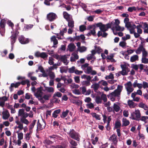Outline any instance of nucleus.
I'll return each mask as SVG.
<instances>
[{
  "label": "nucleus",
  "mask_w": 148,
  "mask_h": 148,
  "mask_svg": "<svg viewBox=\"0 0 148 148\" xmlns=\"http://www.w3.org/2000/svg\"><path fill=\"white\" fill-rule=\"evenodd\" d=\"M20 85V82H17L15 84L12 83L11 84L10 86V91L12 92L13 90L12 87H15V88L18 87Z\"/></svg>",
  "instance_id": "15"
},
{
  "label": "nucleus",
  "mask_w": 148,
  "mask_h": 148,
  "mask_svg": "<svg viewBox=\"0 0 148 148\" xmlns=\"http://www.w3.org/2000/svg\"><path fill=\"white\" fill-rule=\"evenodd\" d=\"M57 136L53 134L51 136H49L48 137L51 141H52V143H53L54 142H56V139H57L56 137Z\"/></svg>",
  "instance_id": "18"
},
{
  "label": "nucleus",
  "mask_w": 148,
  "mask_h": 148,
  "mask_svg": "<svg viewBox=\"0 0 148 148\" xmlns=\"http://www.w3.org/2000/svg\"><path fill=\"white\" fill-rule=\"evenodd\" d=\"M51 147L53 148H63V147L61 145H56L55 146L53 145Z\"/></svg>",
  "instance_id": "64"
},
{
  "label": "nucleus",
  "mask_w": 148,
  "mask_h": 148,
  "mask_svg": "<svg viewBox=\"0 0 148 148\" xmlns=\"http://www.w3.org/2000/svg\"><path fill=\"white\" fill-rule=\"evenodd\" d=\"M88 146H85V148H94L93 146L91 145V144L89 142H87Z\"/></svg>",
  "instance_id": "63"
},
{
  "label": "nucleus",
  "mask_w": 148,
  "mask_h": 148,
  "mask_svg": "<svg viewBox=\"0 0 148 148\" xmlns=\"http://www.w3.org/2000/svg\"><path fill=\"white\" fill-rule=\"evenodd\" d=\"M60 59L61 61L65 65H67L68 64V62H67L65 55L62 56L60 58Z\"/></svg>",
  "instance_id": "17"
},
{
  "label": "nucleus",
  "mask_w": 148,
  "mask_h": 148,
  "mask_svg": "<svg viewBox=\"0 0 148 148\" xmlns=\"http://www.w3.org/2000/svg\"><path fill=\"white\" fill-rule=\"evenodd\" d=\"M48 56V55L45 52H42L41 53L40 55V57L41 58L45 59V58H47Z\"/></svg>",
  "instance_id": "39"
},
{
  "label": "nucleus",
  "mask_w": 148,
  "mask_h": 148,
  "mask_svg": "<svg viewBox=\"0 0 148 148\" xmlns=\"http://www.w3.org/2000/svg\"><path fill=\"white\" fill-rule=\"evenodd\" d=\"M45 143L47 145H49L51 144H52L53 143L52 141L49 139V138H47L46 140H45Z\"/></svg>",
  "instance_id": "42"
},
{
  "label": "nucleus",
  "mask_w": 148,
  "mask_h": 148,
  "mask_svg": "<svg viewBox=\"0 0 148 148\" xmlns=\"http://www.w3.org/2000/svg\"><path fill=\"white\" fill-rule=\"evenodd\" d=\"M127 91V93L128 95L130 94L134 90V89L131 87H126V88Z\"/></svg>",
  "instance_id": "35"
},
{
  "label": "nucleus",
  "mask_w": 148,
  "mask_h": 148,
  "mask_svg": "<svg viewBox=\"0 0 148 148\" xmlns=\"http://www.w3.org/2000/svg\"><path fill=\"white\" fill-rule=\"evenodd\" d=\"M32 95L29 93H26L25 95V99H29L31 97H32Z\"/></svg>",
  "instance_id": "55"
},
{
  "label": "nucleus",
  "mask_w": 148,
  "mask_h": 148,
  "mask_svg": "<svg viewBox=\"0 0 148 148\" xmlns=\"http://www.w3.org/2000/svg\"><path fill=\"white\" fill-rule=\"evenodd\" d=\"M121 125V124L120 121H116L115 124V128L117 129L119 128Z\"/></svg>",
  "instance_id": "28"
},
{
  "label": "nucleus",
  "mask_w": 148,
  "mask_h": 148,
  "mask_svg": "<svg viewBox=\"0 0 148 148\" xmlns=\"http://www.w3.org/2000/svg\"><path fill=\"white\" fill-rule=\"evenodd\" d=\"M86 106L88 108L90 109H91L93 108L94 107V105L93 104L91 103L86 104Z\"/></svg>",
  "instance_id": "50"
},
{
  "label": "nucleus",
  "mask_w": 148,
  "mask_h": 148,
  "mask_svg": "<svg viewBox=\"0 0 148 148\" xmlns=\"http://www.w3.org/2000/svg\"><path fill=\"white\" fill-rule=\"evenodd\" d=\"M142 62L145 64L148 63V59L146 57H143L142 59Z\"/></svg>",
  "instance_id": "49"
},
{
  "label": "nucleus",
  "mask_w": 148,
  "mask_h": 148,
  "mask_svg": "<svg viewBox=\"0 0 148 148\" xmlns=\"http://www.w3.org/2000/svg\"><path fill=\"white\" fill-rule=\"evenodd\" d=\"M92 77H90V75H84V79H86L87 81H90Z\"/></svg>",
  "instance_id": "59"
},
{
  "label": "nucleus",
  "mask_w": 148,
  "mask_h": 148,
  "mask_svg": "<svg viewBox=\"0 0 148 148\" xmlns=\"http://www.w3.org/2000/svg\"><path fill=\"white\" fill-rule=\"evenodd\" d=\"M138 60V56L136 55H135L132 56L130 59V61L131 62H134Z\"/></svg>",
  "instance_id": "20"
},
{
  "label": "nucleus",
  "mask_w": 148,
  "mask_h": 148,
  "mask_svg": "<svg viewBox=\"0 0 148 148\" xmlns=\"http://www.w3.org/2000/svg\"><path fill=\"white\" fill-rule=\"evenodd\" d=\"M136 10V8L135 7H129L127 9V10L130 12H132L133 10Z\"/></svg>",
  "instance_id": "52"
},
{
  "label": "nucleus",
  "mask_w": 148,
  "mask_h": 148,
  "mask_svg": "<svg viewBox=\"0 0 148 148\" xmlns=\"http://www.w3.org/2000/svg\"><path fill=\"white\" fill-rule=\"evenodd\" d=\"M100 30L102 32H106L107 31L106 28V25L102 24L101 27H100Z\"/></svg>",
  "instance_id": "34"
},
{
  "label": "nucleus",
  "mask_w": 148,
  "mask_h": 148,
  "mask_svg": "<svg viewBox=\"0 0 148 148\" xmlns=\"http://www.w3.org/2000/svg\"><path fill=\"white\" fill-rule=\"evenodd\" d=\"M53 59L51 57H49V59L48 61V63L50 65L54 64V62L53 60Z\"/></svg>",
  "instance_id": "51"
},
{
  "label": "nucleus",
  "mask_w": 148,
  "mask_h": 148,
  "mask_svg": "<svg viewBox=\"0 0 148 148\" xmlns=\"http://www.w3.org/2000/svg\"><path fill=\"white\" fill-rule=\"evenodd\" d=\"M46 124L45 122L44 123L43 125V124H41V123H40L37 126L36 130L37 131L38 130V128L40 130H42L44 128Z\"/></svg>",
  "instance_id": "25"
},
{
  "label": "nucleus",
  "mask_w": 148,
  "mask_h": 148,
  "mask_svg": "<svg viewBox=\"0 0 148 148\" xmlns=\"http://www.w3.org/2000/svg\"><path fill=\"white\" fill-rule=\"evenodd\" d=\"M18 139L22 140L23 138V134L22 132L18 133Z\"/></svg>",
  "instance_id": "58"
},
{
  "label": "nucleus",
  "mask_w": 148,
  "mask_h": 148,
  "mask_svg": "<svg viewBox=\"0 0 148 148\" xmlns=\"http://www.w3.org/2000/svg\"><path fill=\"white\" fill-rule=\"evenodd\" d=\"M16 123L17 125H18L17 127L18 128H19L21 130H22L23 129V124L21 123L19 121H16Z\"/></svg>",
  "instance_id": "27"
},
{
  "label": "nucleus",
  "mask_w": 148,
  "mask_h": 148,
  "mask_svg": "<svg viewBox=\"0 0 148 148\" xmlns=\"http://www.w3.org/2000/svg\"><path fill=\"white\" fill-rule=\"evenodd\" d=\"M57 17V16L56 14L53 12H50L47 16V19L50 22L53 21Z\"/></svg>",
  "instance_id": "4"
},
{
  "label": "nucleus",
  "mask_w": 148,
  "mask_h": 148,
  "mask_svg": "<svg viewBox=\"0 0 148 148\" xmlns=\"http://www.w3.org/2000/svg\"><path fill=\"white\" fill-rule=\"evenodd\" d=\"M69 50L70 52H72L74 51L76 47V46L73 43H70L68 46Z\"/></svg>",
  "instance_id": "16"
},
{
  "label": "nucleus",
  "mask_w": 148,
  "mask_h": 148,
  "mask_svg": "<svg viewBox=\"0 0 148 148\" xmlns=\"http://www.w3.org/2000/svg\"><path fill=\"white\" fill-rule=\"evenodd\" d=\"M24 113V110L23 109H20L18 111V115L19 116L23 115Z\"/></svg>",
  "instance_id": "46"
},
{
  "label": "nucleus",
  "mask_w": 148,
  "mask_h": 148,
  "mask_svg": "<svg viewBox=\"0 0 148 148\" xmlns=\"http://www.w3.org/2000/svg\"><path fill=\"white\" fill-rule=\"evenodd\" d=\"M75 37V40H79L81 39L82 41H83V34H81L79 36H76Z\"/></svg>",
  "instance_id": "32"
},
{
  "label": "nucleus",
  "mask_w": 148,
  "mask_h": 148,
  "mask_svg": "<svg viewBox=\"0 0 148 148\" xmlns=\"http://www.w3.org/2000/svg\"><path fill=\"white\" fill-rule=\"evenodd\" d=\"M91 54L88 55L86 57V59L87 60H90L93 59L94 60L96 59V57L95 56V52L94 50H91Z\"/></svg>",
  "instance_id": "7"
},
{
  "label": "nucleus",
  "mask_w": 148,
  "mask_h": 148,
  "mask_svg": "<svg viewBox=\"0 0 148 148\" xmlns=\"http://www.w3.org/2000/svg\"><path fill=\"white\" fill-rule=\"evenodd\" d=\"M99 87V84L97 83H95L92 86V88L94 89L95 91L98 89Z\"/></svg>",
  "instance_id": "30"
},
{
  "label": "nucleus",
  "mask_w": 148,
  "mask_h": 148,
  "mask_svg": "<svg viewBox=\"0 0 148 148\" xmlns=\"http://www.w3.org/2000/svg\"><path fill=\"white\" fill-rule=\"evenodd\" d=\"M63 14L64 18L67 21H69L70 19H71L73 18L72 16L66 12L64 11Z\"/></svg>",
  "instance_id": "9"
},
{
  "label": "nucleus",
  "mask_w": 148,
  "mask_h": 148,
  "mask_svg": "<svg viewBox=\"0 0 148 148\" xmlns=\"http://www.w3.org/2000/svg\"><path fill=\"white\" fill-rule=\"evenodd\" d=\"M42 87L37 88L36 92L34 93V95L37 98H39V97H42V94L43 93L42 91Z\"/></svg>",
  "instance_id": "6"
},
{
  "label": "nucleus",
  "mask_w": 148,
  "mask_h": 148,
  "mask_svg": "<svg viewBox=\"0 0 148 148\" xmlns=\"http://www.w3.org/2000/svg\"><path fill=\"white\" fill-rule=\"evenodd\" d=\"M69 134L72 138L77 141L79 140V136H80L79 134L76 132L73 129L71 130Z\"/></svg>",
  "instance_id": "3"
},
{
  "label": "nucleus",
  "mask_w": 148,
  "mask_h": 148,
  "mask_svg": "<svg viewBox=\"0 0 148 148\" xmlns=\"http://www.w3.org/2000/svg\"><path fill=\"white\" fill-rule=\"evenodd\" d=\"M2 114H3L2 118L5 120L8 119L10 116L9 113L7 110H6L5 111L3 112Z\"/></svg>",
  "instance_id": "11"
},
{
  "label": "nucleus",
  "mask_w": 148,
  "mask_h": 148,
  "mask_svg": "<svg viewBox=\"0 0 148 148\" xmlns=\"http://www.w3.org/2000/svg\"><path fill=\"white\" fill-rule=\"evenodd\" d=\"M21 121L22 123L27 125L29 123V122L28 120L27 119L25 118H21Z\"/></svg>",
  "instance_id": "36"
},
{
  "label": "nucleus",
  "mask_w": 148,
  "mask_h": 148,
  "mask_svg": "<svg viewBox=\"0 0 148 148\" xmlns=\"http://www.w3.org/2000/svg\"><path fill=\"white\" fill-rule=\"evenodd\" d=\"M101 97H100V96H97L96 97L95 102L97 104L101 103Z\"/></svg>",
  "instance_id": "29"
},
{
  "label": "nucleus",
  "mask_w": 148,
  "mask_h": 148,
  "mask_svg": "<svg viewBox=\"0 0 148 148\" xmlns=\"http://www.w3.org/2000/svg\"><path fill=\"white\" fill-rule=\"evenodd\" d=\"M96 26L95 25H90L87 26V30H91V29H95Z\"/></svg>",
  "instance_id": "38"
},
{
  "label": "nucleus",
  "mask_w": 148,
  "mask_h": 148,
  "mask_svg": "<svg viewBox=\"0 0 148 148\" xmlns=\"http://www.w3.org/2000/svg\"><path fill=\"white\" fill-rule=\"evenodd\" d=\"M70 144L74 146H76L77 145V143L74 140H70L69 141Z\"/></svg>",
  "instance_id": "44"
},
{
  "label": "nucleus",
  "mask_w": 148,
  "mask_h": 148,
  "mask_svg": "<svg viewBox=\"0 0 148 148\" xmlns=\"http://www.w3.org/2000/svg\"><path fill=\"white\" fill-rule=\"evenodd\" d=\"M90 114L93 117L95 118L97 120H100L101 118L100 117V116L97 114L96 113L92 112Z\"/></svg>",
  "instance_id": "22"
},
{
  "label": "nucleus",
  "mask_w": 148,
  "mask_h": 148,
  "mask_svg": "<svg viewBox=\"0 0 148 148\" xmlns=\"http://www.w3.org/2000/svg\"><path fill=\"white\" fill-rule=\"evenodd\" d=\"M5 20L2 19L0 21V33L2 36L3 35L5 32Z\"/></svg>",
  "instance_id": "2"
},
{
  "label": "nucleus",
  "mask_w": 148,
  "mask_h": 148,
  "mask_svg": "<svg viewBox=\"0 0 148 148\" xmlns=\"http://www.w3.org/2000/svg\"><path fill=\"white\" fill-rule=\"evenodd\" d=\"M122 89L123 86L118 85L116 89H115L113 92L110 93L109 95H107L108 97L109 98V97H119Z\"/></svg>",
  "instance_id": "1"
},
{
  "label": "nucleus",
  "mask_w": 148,
  "mask_h": 148,
  "mask_svg": "<svg viewBox=\"0 0 148 148\" xmlns=\"http://www.w3.org/2000/svg\"><path fill=\"white\" fill-rule=\"evenodd\" d=\"M62 96V94L60 92H58L56 94H55L53 96V97L55 96H57L58 97H61Z\"/></svg>",
  "instance_id": "61"
},
{
  "label": "nucleus",
  "mask_w": 148,
  "mask_h": 148,
  "mask_svg": "<svg viewBox=\"0 0 148 148\" xmlns=\"http://www.w3.org/2000/svg\"><path fill=\"white\" fill-rule=\"evenodd\" d=\"M95 49H93L92 50H94L95 51V54L96 53H97L99 54L103 51L102 49L99 46L95 45Z\"/></svg>",
  "instance_id": "12"
},
{
  "label": "nucleus",
  "mask_w": 148,
  "mask_h": 148,
  "mask_svg": "<svg viewBox=\"0 0 148 148\" xmlns=\"http://www.w3.org/2000/svg\"><path fill=\"white\" fill-rule=\"evenodd\" d=\"M113 109L116 112H118L120 110V107L116 103H114L113 105Z\"/></svg>",
  "instance_id": "26"
},
{
  "label": "nucleus",
  "mask_w": 148,
  "mask_h": 148,
  "mask_svg": "<svg viewBox=\"0 0 148 148\" xmlns=\"http://www.w3.org/2000/svg\"><path fill=\"white\" fill-rule=\"evenodd\" d=\"M135 114L134 112L132 113L131 114V116L130 118L132 120H137V118L135 117Z\"/></svg>",
  "instance_id": "56"
},
{
  "label": "nucleus",
  "mask_w": 148,
  "mask_h": 148,
  "mask_svg": "<svg viewBox=\"0 0 148 148\" xmlns=\"http://www.w3.org/2000/svg\"><path fill=\"white\" fill-rule=\"evenodd\" d=\"M36 120L34 119L33 120L31 124L29 126V130H32L34 127V125L36 124Z\"/></svg>",
  "instance_id": "33"
},
{
  "label": "nucleus",
  "mask_w": 148,
  "mask_h": 148,
  "mask_svg": "<svg viewBox=\"0 0 148 148\" xmlns=\"http://www.w3.org/2000/svg\"><path fill=\"white\" fill-rule=\"evenodd\" d=\"M101 82H102V84L103 86H107L108 85L107 82L106 81L103 80H102L101 81H99V83H100Z\"/></svg>",
  "instance_id": "62"
},
{
  "label": "nucleus",
  "mask_w": 148,
  "mask_h": 148,
  "mask_svg": "<svg viewBox=\"0 0 148 148\" xmlns=\"http://www.w3.org/2000/svg\"><path fill=\"white\" fill-rule=\"evenodd\" d=\"M7 24L12 29H13L14 27V24L11 21L8 20V21Z\"/></svg>",
  "instance_id": "47"
},
{
  "label": "nucleus",
  "mask_w": 148,
  "mask_h": 148,
  "mask_svg": "<svg viewBox=\"0 0 148 148\" xmlns=\"http://www.w3.org/2000/svg\"><path fill=\"white\" fill-rule=\"evenodd\" d=\"M125 27L127 28H131L132 27V25H131V23L130 22L126 23H125Z\"/></svg>",
  "instance_id": "60"
},
{
  "label": "nucleus",
  "mask_w": 148,
  "mask_h": 148,
  "mask_svg": "<svg viewBox=\"0 0 148 148\" xmlns=\"http://www.w3.org/2000/svg\"><path fill=\"white\" fill-rule=\"evenodd\" d=\"M11 39V45H12V48L13 47L14 44L16 42V33L12 34L10 37Z\"/></svg>",
  "instance_id": "10"
},
{
  "label": "nucleus",
  "mask_w": 148,
  "mask_h": 148,
  "mask_svg": "<svg viewBox=\"0 0 148 148\" xmlns=\"http://www.w3.org/2000/svg\"><path fill=\"white\" fill-rule=\"evenodd\" d=\"M119 72L122 75L124 76L127 75L128 72H127V69H123L121 71H120Z\"/></svg>",
  "instance_id": "37"
},
{
  "label": "nucleus",
  "mask_w": 148,
  "mask_h": 148,
  "mask_svg": "<svg viewBox=\"0 0 148 148\" xmlns=\"http://www.w3.org/2000/svg\"><path fill=\"white\" fill-rule=\"evenodd\" d=\"M45 89L49 92H53L54 91V89L51 87H45Z\"/></svg>",
  "instance_id": "41"
},
{
  "label": "nucleus",
  "mask_w": 148,
  "mask_h": 148,
  "mask_svg": "<svg viewBox=\"0 0 148 148\" xmlns=\"http://www.w3.org/2000/svg\"><path fill=\"white\" fill-rule=\"evenodd\" d=\"M69 112V110L67 109L65 111H64L62 113V114L60 115V117L62 118H64L67 116Z\"/></svg>",
  "instance_id": "23"
},
{
  "label": "nucleus",
  "mask_w": 148,
  "mask_h": 148,
  "mask_svg": "<svg viewBox=\"0 0 148 148\" xmlns=\"http://www.w3.org/2000/svg\"><path fill=\"white\" fill-rule=\"evenodd\" d=\"M68 22V25L69 27L71 28H73L74 27V21L73 18L67 21Z\"/></svg>",
  "instance_id": "19"
},
{
  "label": "nucleus",
  "mask_w": 148,
  "mask_h": 148,
  "mask_svg": "<svg viewBox=\"0 0 148 148\" xmlns=\"http://www.w3.org/2000/svg\"><path fill=\"white\" fill-rule=\"evenodd\" d=\"M135 115H136V118H137L136 121H138L139 120V119L140 117V111L138 110H136L135 112Z\"/></svg>",
  "instance_id": "24"
},
{
  "label": "nucleus",
  "mask_w": 148,
  "mask_h": 148,
  "mask_svg": "<svg viewBox=\"0 0 148 148\" xmlns=\"http://www.w3.org/2000/svg\"><path fill=\"white\" fill-rule=\"evenodd\" d=\"M121 66L122 70L127 69V72H129V71L130 70L129 68L126 66L125 64H121Z\"/></svg>",
  "instance_id": "43"
},
{
  "label": "nucleus",
  "mask_w": 148,
  "mask_h": 148,
  "mask_svg": "<svg viewBox=\"0 0 148 148\" xmlns=\"http://www.w3.org/2000/svg\"><path fill=\"white\" fill-rule=\"evenodd\" d=\"M49 76L51 79H53L54 78L55 75L54 73L52 71L49 72Z\"/></svg>",
  "instance_id": "45"
},
{
  "label": "nucleus",
  "mask_w": 148,
  "mask_h": 148,
  "mask_svg": "<svg viewBox=\"0 0 148 148\" xmlns=\"http://www.w3.org/2000/svg\"><path fill=\"white\" fill-rule=\"evenodd\" d=\"M128 105L130 108H134L135 107L136 104L133 102L132 100H129L127 102Z\"/></svg>",
  "instance_id": "13"
},
{
  "label": "nucleus",
  "mask_w": 148,
  "mask_h": 148,
  "mask_svg": "<svg viewBox=\"0 0 148 148\" xmlns=\"http://www.w3.org/2000/svg\"><path fill=\"white\" fill-rule=\"evenodd\" d=\"M92 69V67L91 66H89L85 69V70H84V71L86 74H89L91 72Z\"/></svg>",
  "instance_id": "21"
},
{
  "label": "nucleus",
  "mask_w": 148,
  "mask_h": 148,
  "mask_svg": "<svg viewBox=\"0 0 148 148\" xmlns=\"http://www.w3.org/2000/svg\"><path fill=\"white\" fill-rule=\"evenodd\" d=\"M95 29H93L92 30H90V32L91 34L94 36H96Z\"/></svg>",
  "instance_id": "54"
},
{
  "label": "nucleus",
  "mask_w": 148,
  "mask_h": 148,
  "mask_svg": "<svg viewBox=\"0 0 148 148\" xmlns=\"http://www.w3.org/2000/svg\"><path fill=\"white\" fill-rule=\"evenodd\" d=\"M130 124L129 121L127 120L125 118H123L122 119V127H126L129 125Z\"/></svg>",
  "instance_id": "14"
},
{
  "label": "nucleus",
  "mask_w": 148,
  "mask_h": 148,
  "mask_svg": "<svg viewBox=\"0 0 148 148\" xmlns=\"http://www.w3.org/2000/svg\"><path fill=\"white\" fill-rule=\"evenodd\" d=\"M114 78V75L111 73H110L108 75H107L105 77V79H113Z\"/></svg>",
  "instance_id": "40"
},
{
  "label": "nucleus",
  "mask_w": 148,
  "mask_h": 148,
  "mask_svg": "<svg viewBox=\"0 0 148 148\" xmlns=\"http://www.w3.org/2000/svg\"><path fill=\"white\" fill-rule=\"evenodd\" d=\"M147 54V52L146 51L145 49H144V50L143 51L142 53L143 57H146Z\"/></svg>",
  "instance_id": "57"
},
{
  "label": "nucleus",
  "mask_w": 148,
  "mask_h": 148,
  "mask_svg": "<svg viewBox=\"0 0 148 148\" xmlns=\"http://www.w3.org/2000/svg\"><path fill=\"white\" fill-rule=\"evenodd\" d=\"M98 138L97 136L95 138L94 140H92V143L94 145H95L98 142Z\"/></svg>",
  "instance_id": "53"
},
{
  "label": "nucleus",
  "mask_w": 148,
  "mask_h": 148,
  "mask_svg": "<svg viewBox=\"0 0 148 148\" xmlns=\"http://www.w3.org/2000/svg\"><path fill=\"white\" fill-rule=\"evenodd\" d=\"M101 100H103L104 102L107 101V98L106 95L104 94H102L101 95Z\"/></svg>",
  "instance_id": "31"
},
{
  "label": "nucleus",
  "mask_w": 148,
  "mask_h": 148,
  "mask_svg": "<svg viewBox=\"0 0 148 148\" xmlns=\"http://www.w3.org/2000/svg\"><path fill=\"white\" fill-rule=\"evenodd\" d=\"M75 67L74 66H72L69 68V72L70 73H73L75 72Z\"/></svg>",
  "instance_id": "48"
},
{
  "label": "nucleus",
  "mask_w": 148,
  "mask_h": 148,
  "mask_svg": "<svg viewBox=\"0 0 148 148\" xmlns=\"http://www.w3.org/2000/svg\"><path fill=\"white\" fill-rule=\"evenodd\" d=\"M109 140L111 141L115 146H116L118 142L117 136L115 134H112L109 138Z\"/></svg>",
  "instance_id": "5"
},
{
  "label": "nucleus",
  "mask_w": 148,
  "mask_h": 148,
  "mask_svg": "<svg viewBox=\"0 0 148 148\" xmlns=\"http://www.w3.org/2000/svg\"><path fill=\"white\" fill-rule=\"evenodd\" d=\"M18 40L21 44H25L29 42V40L28 39L25 38L23 36H21L18 38Z\"/></svg>",
  "instance_id": "8"
}]
</instances>
